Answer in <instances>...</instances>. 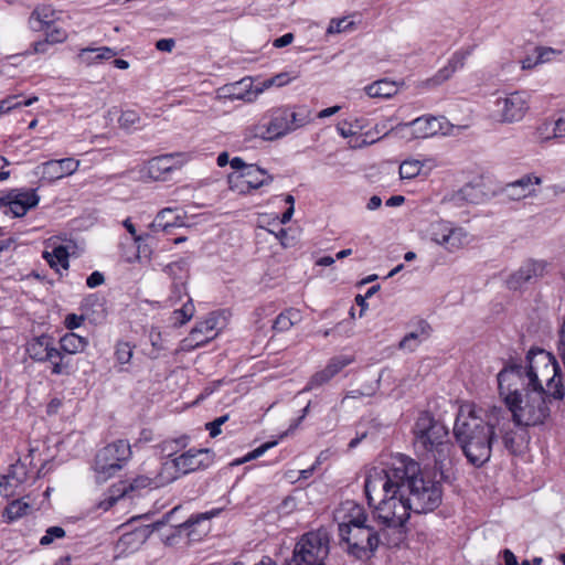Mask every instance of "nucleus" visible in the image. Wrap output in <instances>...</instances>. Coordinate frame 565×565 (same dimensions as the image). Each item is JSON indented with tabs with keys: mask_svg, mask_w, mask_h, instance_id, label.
<instances>
[{
	"mask_svg": "<svg viewBox=\"0 0 565 565\" xmlns=\"http://www.w3.org/2000/svg\"><path fill=\"white\" fill-rule=\"evenodd\" d=\"M403 492L398 498H391L382 503L380 516L387 520L390 514L391 522L401 524L404 527L409 519L411 512L420 514L436 510L441 504L443 482L450 481L448 478L441 479L439 470L434 465L433 471L422 470L418 462L413 459H403Z\"/></svg>",
	"mask_w": 565,
	"mask_h": 565,
	"instance_id": "nucleus-1",
	"label": "nucleus"
},
{
	"mask_svg": "<svg viewBox=\"0 0 565 565\" xmlns=\"http://www.w3.org/2000/svg\"><path fill=\"white\" fill-rule=\"evenodd\" d=\"M508 423V412L501 406L477 409L473 405L461 406L454 425V436L467 460L482 467L492 455L497 443L495 427Z\"/></svg>",
	"mask_w": 565,
	"mask_h": 565,
	"instance_id": "nucleus-2",
	"label": "nucleus"
},
{
	"mask_svg": "<svg viewBox=\"0 0 565 565\" xmlns=\"http://www.w3.org/2000/svg\"><path fill=\"white\" fill-rule=\"evenodd\" d=\"M381 507L373 510L372 515L366 514L360 507L356 513L349 515L348 522L339 524V535L348 545L347 552L356 559L372 558L380 545H396L392 535L402 534V525L391 522L390 514L386 519L380 516Z\"/></svg>",
	"mask_w": 565,
	"mask_h": 565,
	"instance_id": "nucleus-3",
	"label": "nucleus"
},
{
	"mask_svg": "<svg viewBox=\"0 0 565 565\" xmlns=\"http://www.w3.org/2000/svg\"><path fill=\"white\" fill-rule=\"evenodd\" d=\"M416 449L430 454L441 479L448 478L447 466L451 463L455 446L449 439L448 427L429 412L419 413L413 429Z\"/></svg>",
	"mask_w": 565,
	"mask_h": 565,
	"instance_id": "nucleus-4",
	"label": "nucleus"
},
{
	"mask_svg": "<svg viewBox=\"0 0 565 565\" xmlns=\"http://www.w3.org/2000/svg\"><path fill=\"white\" fill-rule=\"evenodd\" d=\"M525 363L530 367L529 384L536 390L545 391L557 402L565 397L563 372L556 356L539 347H532L526 355Z\"/></svg>",
	"mask_w": 565,
	"mask_h": 565,
	"instance_id": "nucleus-5",
	"label": "nucleus"
},
{
	"mask_svg": "<svg viewBox=\"0 0 565 565\" xmlns=\"http://www.w3.org/2000/svg\"><path fill=\"white\" fill-rule=\"evenodd\" d=\"M403 459L398 466L388 469L372 467L367 470L364 480V493L370 507H382V503L391 498H398L403 492Z\"/></svg>",
	"mask_w": 565,
	"mask_h": 565,
	"instance_id": "nucleus-6",
	"label": "nucleus"
},
{
	"mask_svg": "<svg viewBox=\"0 0 565 565\" xmlns=\"http://www.w3.org/2000/svg\"><path fill=\"white\" fill-rule=\"evenodd\" d=\"M555 399L545 391L530 388L514 405H505V411L515 427H535L543 425L551 416V404Z\"/></svg>",
	"mask_w": 565,
	"mask_h": 565,
	"instance_id": "nucleus-7",
	"label": "nucleus"
},
{
	"mask_svg": "<svg viewBox=\"0 0 565 565\" xmlns=\"http://www.w3.org/2000/svg\"><path fill=\"white\" fill-rule=\"evenodd\" d=\"M330 554V534L320 527L302 534L295 544L292 555L284 565H326Z\"/></svg>",
	"mask_w": 565,
	"mask_h": 565,
	"instance_id": "nucleus-8",
	"label": "nucleus"
},
{
	"mask_svg": "<svg viewBox=\"0 0 565 565\" xmlns=\"http://www.w3.org/2000/svg\"><path fill=\"white\" fill-rule=\"evenodd\" d=\"M215 454L209 448H191L161 466V483H171L182 476L205 470L214 462Z\"/></svg>",
	"mask_w": 565,
	"mask_h": 565,
	"instance_id": "nucleus-9",
	"label": "nucleus"
},
{
	"mask_svg": "<svg viewBox=\"0 0 565 565\" xmlns=\"http://www.w3.org/2000/svg\"><path fill=\"white\" fill-rule=\"evenodd\" d=\"M499 394L505 405H514L532 386L529 364H522L520 359L510 358L497 375Z\"/></svg>",
	"mask_w": 565,
	"mask_h": 565,
	"instance_id": "nucleus-10",
	"label": "nucleus"
},
{
	"mask_svg": "<svg viewBox=\"0 0 565 565\" xmlns=\"http://www.w3.org/2000/svg\"><path fill=\"white\" fill-rule=\"evenodd\" d=\"M267 118L269 130L275 139L281 138L310 121L309 111L305 107H300L298 110L288 106L274 108L269 110Z\"/></svg>",
	"mask_w": 565,
	"mask_h": 565,
	"instance_id": "nucleus-11",
	"label": "nucleus"
},
{
	"mask_svg": "<svg viewBox=\"0 0 565 565\" xmlns=\"http://www.w3.org/2000/svg\"><path fill=\"white\" fill-rule=\"evenodd\" d=\"M29 356L36 362H51L52 373L60 375L68 373V361L54 345V339L49 334L34 337L26 343Z\"/></svg>",
	"mask_w": 565,
	"mask_h": 565,
	"instance_id": "nucleus-12",
	"label": "nucleus"
},
{
	"mask_svg": "<svg viewBox=\"0 0 565 565\" xmlns=\"http://www.w3.org/2000/svg\"><path fill=\"white\" fill-rule=\"evenodd\" d=\"M149 534L148 527L131 529L128 524L117 526L116 531L111 532L114 558L117 559L137 551L146 542Z\"/></svg>",
	"mask_w": 565,
	"mask_h": 565,
	"instance_id": "nucleus-13",
	"label": "nucleus"
},
{
	"mask_svg": "<svg viewBox=\"0 0 565 565\" xmlns=\"http://www.w3.org/2000/svg\"><path fill=\"white\" fill-rule=\"evenodd\" d=\"M429 234L431 241L444 246L448 252H455L468 243L467 232L446 221L433 223Z\"/></svg>",
	"mask_w": 565,
	"mask_h": 565,
	"instance_id": "nucleus-14",
	"label": "nucleus"
},
{
	"mask_svg": "<svg viewBox=\"0 0 565 565\" xmlns=\"http://www.w3.org/2000/svg\"><path fill=\"white\" fill-rule=\"evenodd\" d=\"M495 111L502 122L520 121L529 110V102L524 92H513L495 100Z\"/></svg>",
	"mask_w": 565,
	"mask_h": 565,
	"instance_id": "nucleus-15",
	"label": "nucleus"
},
{
	"mask_svg": "<svg viewBox=\"0 0 565 565\" xmlns=\"http://www.w3.org/2000/svg\"><path fill=\"white\" fill-rule=\"evenodd\" d=\"M546 267L545 260L529 258L508 277L507 287L510 290H520L526 284H534L544 276Z\"/></svg>",
	"mask_w": 565,
	"mask_h": 565,
	"instance_id": "nucleus-16",
	"label": "nucleus"
},
{
	"mask_svg": "<svg viewBox=\"0 0 565 565\" xmlns=\"http://www.w3.org/2000/svg\"><path fill=\"white\" fill-rule=\"evenodd\" d=\"M152 242L153 237L149 233L139 237H125L119 244L120 255L128 263L149 262L152 254Z\"/></svg>",
	"mask_w": 565,
	"mask_h": 565,
	"instance_id": "nucleus-17",
	"label": "nucleus"
},
{
	"mask_svg": "<svg viewBox=\"0 0 565 565\" xmlns=\"http://www.w3.org/2000/svg\"><path fill=\"white\" fill-rule=\"evenodd\" d=\"M513 423L512 417L508 414V423L502 427H495L497 439L499 436L502 439V444L504 448L509 451V454L513 456L521 455L525 449L530 436L527 433L529 427H515L512 428L511 424Z\"/></svg>",
	"mask_w": 565,
	"mask_h": 565,
	"instance_id": "nucleus-18",
	"label": "nucleus"
},
{
	"mask_svg": "<svg viewBox=\"0 0 565 565\" xmlns=\"http://www.w3.org/2000/svg\"><path fill=\"white\" fill-rule=\"evenodd\" d=\"M157 479L158 480H153L146 476H138L131 480H121L118 483H113L108 489V508L113 507L119 500H125L130 492L152 486L159 487L164 484L161 483L162 478L160 473Z\"/></svg>",
	"mask_w": 565,
	"mask_h": 565,
	"instance_id": "nucleus-19",
	"label": "nucleus"
},
{
	"mask_svg": "<svg viewBox=\"0 0 565 565\" xmlns=\"http://www.w3.org/2000/svg\"><path fill=\"white\" fill-rule=\"evenodd\" d=\"M403 127H412L415 138H428L437 134L446 135L450 124L445 116L424 115L411 122L403 124Z\"/></svg>",
	"mask_w": 565,
	"mask_h": 565,
	"instance_id": "nucleus-20",
	"label": "nucleus"
},
{
	"mask_svg": "<svg viewBox=\"0 0 565 565\" xmlns=\"http://www.w3.org/2000/svg\"><path fill=\"white\" fill-rule=\"evenodd\" d=\"M39 200L40 198L34 189H14L0 196V210L6 209L4 212H17L18 209H21L23 212H28L38 205Z\"/></svg>",
	"mask_w": 565,
	"mask_h": 565,
	"instance_id": "nucleus-21",
	"label": "nucleus"
},
{
	"mask_svg": "<svg viewBox=\"0 0 565 565\" xmlns=\"http://www.w3.org/2000/svg\"><path fill=\"white\" fill-rule=\"evenodd\" d=\"M175 157H184V153H167L150 159L140 170V178L149 179L152 181L167 180V175L177 169V167L172 163V160Z\"/></svg>",
	"mask_w": 565,
	"mask_h": 565,
	"instance_id": "nucleus-22",
	"label": "nucleus"
},
{
	"mask_svg": "<svg viewBox=\"0 0 565 565\" xmlns=\"http://www.w3.org/2000/svg\"><path fill=\"white\" fill-rule=\"evenodd\" d=\"M132 458L131 446L126 439L108 444V479L124 469Z\"/></svg>",
	"mask_w": 565,
	"mask_h": 565,
	"instance_id": "nucleus-23",
	"label": "nucleus"
},
{
	"mask_svg": "<svg viewBox=\"0 0 565 565\" xmlns=\"http://www.w3.org/2000/svg\"><path fill=\"white\" fill-rule=\"evenodd\" d=\"M542 182L540 177L533 173H527L520 179L509 182L502 189L503 194L511 199L519 201L523 198L532 195L535 191L534 185Z\"/></svg>",
	"mask_w": 565,
	"mask_h": 565,
	"instance_id": "nucleus-24",
	"label": "nucleus"
},
{
	"mask_svg": "<svg viewBox=\"0 0 565 565\" xmlns=\"http://www.w3.org/2000/svg\"><path fill=\"white\" fill-rule=\"evenodd\" d=\"M81 311L92 324H102L106 320V297L95 292L88 295L81 303Z\"/></svg>",
	"mask_w": 565,
	"mask_h": 565,
	"instance_id": "nucleus-25",
	"label": "nucleus"
},
{
	"mask_svg": "<svg viewBox=\"0 0 565 565\" xmlns=\"http://www.w3.org/2000/svg\"><path fill=\"white\" fill-rule=\"evenodd\" d=\"M414 329L406 333L398 343V349L414 352L423 341L427 340L431 333V327L425 319H416L413 322Z\"/></svg>",
	"mask_w": 565,
	"mask_h": 565,
	"instance_id": "nucleus-26",
	"label": "nucleus"
},
{
	"mask_svg": "<svg viewBox=\"0 0 565 565\" xmlns=\"http://www.w3.org/2000/svg\"><path fill=\"white\" fill-rule=\"evenodd\" d=\"M78 166L79 161L74 158L50 160L42 164V175L51 181L58 180L74 173Z\"/></svg>",
	"mask_w": 565,
	"mask_h": 565,
	"instance_id": "nucleus-27",
	"label": "nucleus"
},
{
	"mask_svg": "<svg viewBox=\"0 0 565 565\" xmlns=\"http://www.w3.org/2000/svg\"><path fill=\"white\" fill-rule=\"evenodd\" d=\"M216 318L211 316L204 321H200L195 324V327L191 330L189 338L186 341L190 342L191 347H202L205 343L210 342L215 333L213 331L216 327Z\"/></svg>",
	"mask_w": 565,
	"mask_h": 565,
	"instance_id": "nucleus-28",
	"label": "nucleus"
},
{
	"mask_svg": "<svg viewBox=\"0 0 565 565\" xmlns=\"http://www.w3.org/2000/svg\"><path fill=\"white\" fill-rule=\"evenodd\" d=\"M260 227L265 228L270 234H274L276 238H278L281 245H284L285 247L290 246L296 238V231H294L291 227L281 226V223H279L278 217H275L266 222V225L262 224Z\"/></svg>",
	"mask_w": 565,
	"mask_h": 565,
	"instance_id": "nucleus-29",
	"label": "nucleus"
},
{
	"mask_svg": "<svg viewBox=\"0 0 565 565\" xmlns=\"http://www.w3.org/2000/svg\"><path fill=\"white\" fill-rule=\"evenodd\" d=\"M301 319L302 316L298 309H286L276 317L273 329L277 332L288 331L292 326L299 323Z\"/></svg>",
	"mask_w": 565,
	"mask_h": 565,
	"instance_id": "nucleus-30",
	"label": "nucleus"
},
{
	"mask_svg": "<svg viewBox=\"0 0 565 565\" xmlns=\"http://www.w3.org/2000/svg\"><path fill=\"white\" fill-rule=\"evenodd\" d=\"M242 173L253 190H257L273 181V177L269 175L266 170L257 167L256 164H249Z\"/></svg>",
	"mask_w": 565,
	"mask_h": 565,
	"instance_id": "nucleus-31",
	"label": "nucleus"
},
{
	"mask_svg": "<svg viewBox=\"0 0 565 565\" xmlns=\"http://www.w3.org/2000/svg\"><path fill=\"white\" fill-rule=\"evenodd\" d=\"M266 117L262 121L246 127L243 131V139L245 142H252L254 139L263 141L276 140L269 130L268 122L265 121Z\"/></svg>",
	"mask_w": 565,
	"mask_h": 565,
	"instance_id": "nucleus-32",
	"label": "nucleus"
},
{
	"mask_svg": "<svg viewBox=\"0 0 565 565\" xmlns=\"http://www.w3.org/2000/svg\"><path fill=\"white\" fill-rule=\"evenodd\" d=\"M554 138H562L556 130V118L543 120L531 134V140L534 142H544Z\"/></svg>",
	"mask_w": 565,
	"mask_h": 565,
	"instance_id": "nucleus-33",
	"label": "nucleus"
},
{
	"mask_svg": "<svg viewBox=\"0 0 565 565\" xmlns=\"http://www.w3.org/2000/svg\"><path fill=\"white\" fill-rule=\"evenodd\" d=\"M365 93L371 98H390L397 93V87L388 79H380L367 85Z\"/></svg>",
	"mask_w": 565,
	"mask_h": 565,
	"instance_id": "nucleus-34",
	"label": "nucleus"
},
{
	"mask_svg": "<svg viewBox=\"0 0 565 565\" xmlns=\"http://www.w3.org/2000/svg\"><path fill=\"white\" fill-rule=\"evenodd\" d=\"M190 441L188 435H182L178 438L166 439L157 445L159 454L164 458H171L177 455L180 450L184 449Z\"/></svg>",
	"mask_w": 565,
	"mask_h": 565,
	"instance_id": "nucleus-35",
	"label": "nucleus"
},
{
	"mask_svg": "<svg viewBox=\"0 0 565 565\" xmlns=\"http://www.w3.org/2000/svg\"><path fill=\"white\" fill-rule=\"evenodd\" d=\"M189 218L188 214L174 216L173 222L163 221V214H157V217L150 223V227L153 232L161 230L167 234H172L175 227H189L190 224L185 221Z\"/></svg>",
	"mask_w": 565,
	"mask_h": 565,
	"instance_id": "nucleus-36",
	"label": "nucleus"
},
{
	"mask_svg": "<svg viewBox=\"0 0 565 565\" xmlns=\"http://www.w3.org/2000/svg\"><path fill=\"white\" fill-rule=\"evenodd\" d=\"M132 347L128 342H119L115 350V365L118 372H129L131 369Z\"/></svg>",
	"mask_w": 565,
	"mask_h": 565,
	"instance_id": "nucleus-37",
	"label": "nucleus"
},
{
	"mask_svg": "<svg viewBox=\"0 0 565 565\" xmlns=\"http://www.w3.org/2000/svg\"><path fill=\"white\" fill-rule=\"evenodd\" d=\"M217 511H213L211 513H200L196 515L190 516L186 521L179 524L178 532L179 534L185 533L189 537L195 535L196 527H200L202 523L207 522L212 516L216 515Z\"/></svg>",
	"mask_w": 565,
	"mask_h": 565,
	"instance_id": "nucleus-38",
	"label": "nucleus"
},
{
	"mask_svg": "<svg viewBox=\"0 0 565 565\" xmlns=\"http://www.w3.org/2000/svg\"><path fill=\"white\" fill-rule=\"evenodd\" d=\"M106 58V46L100 47H85L79 50L77 54V61L79 64L92 66L95 64L103 63Z\"/></svg>",
	"mask_w": 565,
	"mask_h": 565,
	"instance_id": "nucleus-39",
	"label": "nucleus"
},
{
	"mask_svg": "<svg viewBox=\"0 0 565 565\" xmlns=\"http://www.w3.org/2000/svg\"><path fill=\"white\" fill-rule=\"evenodd\" d=\"M87 341L83 337H79L78 334L71 332L61 338L58 350L63 355L64 353L75 354L84 350Z\"/></svg>",
	"mask_w": 565,
	"mask_h": 565,
	"instance_id": "nucleus-40",
	"label": "nucleus"
},
{
	"mask_svg": "<svg viewBox=\"0 0 565 565\" xmlns=\"http://www.w3.org/2000/svg\"><path fill=\"white\" fill-rule=\"evenodd\" d=\"M54 11L50 7H38L31 13L30 23L33 30L40 31L44 26L52 24Z\"/></svg>",
	"mask_w": 565,
	"mask_h": 565,
	"instance_id": "nucleus-41",
	"label": "nucleus"
},
{
	"mask_svg": "<svg viewBox=\"0 0 565 565\" xmlns=\"http://www.w3.org/2000/svg\"><path fill=\"white\" fill-rule=\"evenodd\" d=\"M401 127H403V124H398L396 127L391 128H388L386 122L376 124L373 129H370L363 134V138L359 146L372 145Z\"/></svg>",
	"mask_w": 565,
	"mask_h": 565,
	"instance_id": "nucleus-42",
	"label": "nucleus"
},
{
	"mask_svg": "<svg viewBox=\"0 0 565 565\" xmlns=\"http://www.w3.org/2000/svg\"><path fill=\"white\" fill-rule=\"evenodd\" d=\"M68 256V250L63 245L54 247L51 253H43V257L47 260L52 268H55L57 265H60L64 269H67L70 266Z\"/></svg>",
	"mask_w": 565,
	"mask_h": 565,
	"instance_id": "nucleus-43",
	"label": "nucleus"
},
{
	"mask_svg": "<svg viewBox=\"0 0 565 565\" xmlns=\"http://www.w3.org/2000/svg\"><path fill=\"white\" fill-rule=\"evenodd\" d=\"M92 470L94 472L95 483L103 486L106 481V448L99 449L95 455Z\"/></svg>",
	"mask_w": 565,
	"mask_h": 565,
	"instance_id": "nucleus-44",
	"label": "nucleus"
},
{
	"mask_svg": "<svg viewBox=\"0 0 565 565\" xmlns=\"http://www.w3.org/2000/svg\"><path fill=\"white\" fill-rule=\"evenodd\" d=\"M424 163L416 159H406L399 166L401 179H414L422 173Z\"/></svg>",
	"mask_w": 565,
	"mask_h": 565,
	"instance_id": "nucleus-45",
	"label": "nucleus"
},
{
	"mask_svg": "<svg viewBox=\"0 0 565 565\" xmlns=\"http://www.w3.org/2000/svg\"><path fill=\"white\" fill-rule=\"evenodd\" d=\"M194 315V305L191 298L180 308L172 312V319L174 327H181L185 324Z\"/></svg>",
	"mask_w": 565,
	"mask_h": 565,
	"instance_id": "nucleus-46",
	"label": "nucleus"
},
{
	"mask_svg": "<svg viewBox=\"0 0 565 565\" xmlns=\"http://www.w3.org/2000/svg\"><path fill=\"white\" fill-rule=\"evenodd\" d=\"M228 188L238 194L249 193L253 189L243 177L242 172H232L227 175Z\"/></svg>",
	"mask_w": 565,
	"mask_h": 565,
	"instance_id": "nucleus-47",
	"label": "nucleus"
},
{
	"mask_svg": "<svg viewBox=\"0 0 565 565\" xmlns=\"http://www.w3.org/2000/svg\"><path fill=\"white\" fill-rule=\"evenodd\" d=\"M19 96H9L6 99L0 100V115L7 114L11 111L12 109L22 107V106H30L33 103L38 100L36 96L30 97L24 100H18Z\"/></svg>",
	"mask_w": 565,
	"mask_h": 565,
	"instance_id": "nucleus-48",
	"label": "nucleus"
},
{
	"mask_svg": "<svg viewBox=\"0 0 565 565\" xmlns=\"http://www.w3.org/2000/svg\"><path fill=\"white\" fill-rule=\"evenodd\" d=\"M477 47L476 44L469 45L467 47H462L458 51H456L451 57L448 61V65L456 72L459 68H462L465 66L466 60L468 56H470L475 49Z\"/></svg>",
	"mask_w": 565,
	"mask_h": 565,
	"instance_id": "nucleus-49",
	"label": "nucleus"
},
{
	"mask_svg": "<svg viewBox=\"0 0 565 565\" xmlns=\"http://www.w3.org/2000/svg\"><path fill=\"white\" fill-rule=\"evenodd\" d=\"M164 271L173 278V281H180L181 276L184 280L188 277V264L183 259L173 262L166 266Z\"/></svg>",
	"mask_w": 565,
	"mask_h": 565,
	"instance_id": "nucleus-50",
	"label": "nucleus"
},
{
	"mask_svg": "<svg viewBox=\"0 0 565 565\" xmlns=\"http://www.w3.org/2000/svg\"><path fill=\"white\" fill-rule=\"evenodd\" d=\"M29 509L28 503H23L21 501H13L11 502L4 510V515L10 520H17L21 516H23L26 513V510Z\"/></svg>",
	"mask_w": 565,
	"mask_h": 565,
	"instance_id": "nucleus-51",
	"label": "nucleus"
},
{
	"mask_svg": "<svg viewBox=\"0 0 565 565\" xmlns=\"http://www.w3.org/2000/svg\"><path fill=\"white\" fill-rule=\"evenodd\" d=\"M140 120L139 115L135 110L122 111L118 118V124L124 129H136V124Z\"/></svg>",
	"mask_w": 565,
	"mask_h": 565,
	"instance_id": "nucleus-52",
	"label": "nucleus"
},
{
	"mask_svg": "<svg viewBox=\"0 0 565 565\" xmlns=\"http://www.w3.org/2000/svg\"><path fill=\"white\" fill-rule=\"evenodd\" d=\"M353 359L350 356H334L327 364V369L330 370L331 375L335 376L341 370L351 364Z\"/></svg>",
	"mask_w": 565,
	"mask_h": 565,
	"instance_id": "nucleus-53",
	"label": "nucleus"
},
{
	"mask_svg": "<svg viewBox=\"0 0 565 565\" xmlns=\"http://www.w3.org/2000/svg\"><path fill=\"white\" fill-rule=\"evenodd\" d=\"M45 35V38L51 44L61 43L64 40H66L67 36L65 30L57 28L56 25L53 24L46 25Z\"/></svg>",
	"mask_w": 565,
	"mask_h": 565,
	"instance_id": "nucleus-54",
	"label": "nucleus"
},
{
	"mask_svg": "<svg viewBox=\"0 0 565 565\" xmlns=\"http://www.w3.org/2000/svg\"><path fill=\"white\" fill-rule=\"evenodd\" d=\"M333 375H331L330 370L324 367L323 370L317 372L309 381L308 386L306 390H311L317 386H321L326 383H328Z\"/></svg>",
	"mask_w": 565,
	"mask_h": 565,
	"instance_id": "nucleus-55",
	"label": "nucleus"
},
{
	"mask_svg": "<svg viewBox=\"0 0 565 565\" xmlns=\"http://www.w3.org/2000/svg\"><path fill=\"white\" fill-rule=\"evenodd\" d=\"M353 26V22L349 21L347 18L338 19V20H331L327 32L330 34L333 33H341L350 30Z\"/></svg>",
	"mask_w": 565,
	"mask_h": 565,
	"instance_id": "nucleus-56",
	"label": "nucleus"
},
{
	"mask_svg": "<svg viewBox=\"0 0 565 565\" xmlns=\"http://www.w3.org/2000/svg\"><path fill=\"white\" fill-rule=\"evenodd\" d=\"M64 536H65V531L63 527L51 526L46 530L45 534L41 537L40 544L49 545L54 541V539H62Z\"/></svg>",
	"mask_w": 565,
	"mask_h": 565,
	"instance_id": "nucleus-57",
	"label": "nucleus"
},
{
	"mask_svg": "<svg viewBox=\"0 0 565 565\" xmlns=\"http://www.w3.org/2000/svg\"><path fill=\"white\" fill-rule=\"evenodd\" d=\"M535 51L537 53L535 64L550 62V61H552V55L561 54V51H556L552 47H546V46H537L535 49Z\"/></svg>",
	"mask_w": 565,
	"mask_h": 565,
	"instance_id": "nucleus-58",
	"label": "nucleus"
},
{
	"mask_svg": "<svg viewBox=\"0 0 565 565\" xmlns=\"http://www.w3.org/2000/svg\"><path fill=\"white\" fill-rule=\"evenodd\" d=\"M228 420V415H223L215 418L213 422H210L205 425V428L209 430L210 436L212 438L218 436L221 434V426Z\"/></svg>",
	"mask_w": 565,
	"mask_h": 565,
	"instance_id": "nucleus-59",
	"label": "nucleus"
},
{
	"mask_svg": "<svg viewBox=\"0 0 565 565\" xmlns=\"http://www.w3.org/2000/svg\"><path fill=\"white\" fill-rule=\"evenodd\" d=\"M276 445H277V441H267V443L260 445L259 447H257L256 449H254L253 451L248 452L239 462H246L252 459H256V458L260 457L263 454H265V451H267L268 449H270L271 447H274Z\"/></svg>",
	"mask_w": 565,
	"mask_h": 565,
	"instance_id": "nucleus-60",
	"label": "nucleus"
},
{
	"mask_svg": "<svg viewBox=\"0 0 565 565\" xmlns=\"http://www.w3.org/2000/svg\"><path fill=\"white\" fill-rule=\"evenodd\" d=\"M183 294L186 295V291H185V282H184V280H182V276H181L180 281H173L171 296H170L169 300L172 303L178 302L181 300Z\"/></svg>",
	"mask_w": 565,
	"mask_h": 565,
	"instance_id": "nucleus-61",
	"label": "nucleus"
},
{
	"mask_svg": "<svg viewBox=\"0 0 565 565\" xmlns=\"http://www.w3.org/2000/svg\"><path fill=\"white\" fill-rule=\"evenodd\" d=\"M298 77L297 72H281L279 74L274 75V82L276 87H282L289 84L291 81Z\"/></svg>",
	"mask_w": 565,
	"mask_h": 565,
	"instance_id": "nucleus-62",
	"label": "nucleus"
},
{
	"mask_svg": "<svg viewBox=\"0 0 565 565\" xmlns=\"http://www.w3.org/2000/svg\"><path fill=\"white\" fill-rule=\"evenodd\" d=\"M85 320H87V318L84 317V312L82 311L81 315H76V313L67 315L64 323L67 329L73 330V329L81 327L82 322Z\"/></svg>",
	"mask_w": 565,
	"mask_h": 565,
	"instance_id": "nucleus-63",
	"label": "nucleus"
},
{
	"mask_svg": "<svg viewBox=\"0 0 565 565\" xmlns=\"http://www.w3.org/2000/svg\"><path fill=\"white\" fill-rule=\"evenodd\" d=\"M296 508V500L294 497L291 495H288L286 497L280 504H278L277 507V512L279 514H289L290 512H292Z\"/></svg>",
	"mask_w": 565,
	"mask_h": 565,
	"instance_id": "nucleus-64",
	"label": "nucleus"
}]
</instances>
